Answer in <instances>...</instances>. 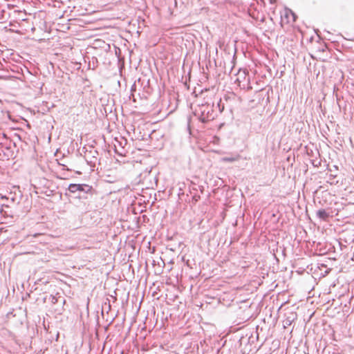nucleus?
<instances>
[{
  "label": "nucleus",
  "mask_w": 354,
  "mask_h": 354,
  "mask_svg": "<svg viewBox=\"0 0 354 354\" xmlns=\"http://www.w3.org/2000/svg\"><path fill=\"white\" fill-rule=\"evenodd\" d=\"M196 115H198L199 120L205 123L214 119L213 110L209 105L202 104L198 109L196 110Z\"/></svg>",
  "instance_id": "nucleus-1"
},
{
  "label": "nucleus",
  "mask_w": 354,
  "mask_h": 354,
  "mask_svg": "<svg viewBox=\"0 0 354 354\" xmlns=\"http://www.w3.org/2000/svg\"><path fill=\"white\" fill-rule=\"evenodd\" d=\"M241 156L239 154H235L230 156H225L221 158V162H233L235 161H238L240 159Z\"/></svg>",
  "instance_id": "nucleus-2"
},
{
  "label": "nucleus",
  "mask_w": 354,
  "mask_h": 354,
  "mask_svg": "<svg viewBox=\"0 0 354 354\" xmlns=\"http://www.w3.org/2000/svg\"><path fill=\"white\" fill-rule=\"evenodd\" d=\"M316 214L320 219L323 221H327L330 216L329 213L324 209H321L317 211Z\"/></svg>",
  "instance_id": "nucleus-3"
},
{
  "label": "nucleus",
  "mask_w": 354,
  "mask_h": 354,
  "mask_svg": "<svg viewBox=\"0 0 354 354\" xmlns=\"http://www.w3.org/2000/svg\"><path fill=\"white\" fill-rule=\"evenodd\" d=\"M68 190L72 192L75 193L77 191H82L83 190L82 185L80 184H71L68 187Z\"/></svg>",
  "instance_id": "nucleus-4"
},
{
  "label": "nucleus",
  "mask_w": 354,
  "mask_h": 354,
  "mask_svg": "<svg viewBox=\"0 0 354 354\" xmlns=\"http://www.w3.org/2000/svg\"><path fill=\"white\" fill-rule=\"evenodd\" d=\"M295 315L293 313H291L290 316H288L283 322V327L286 328L288 326H290L295 319Z\"/></svg>",
  "instance_id": "nucleus-5"
},
{
  "label": "nucleus",
  "mask_w": 354,
  "mask_h": 354,
  "mask_svg": "<svg viewBox=\"0 0 354 354\" xmlns=\"http://www.w3.org/2000/svg\"><path fill=\"white\" fill-rule=\"evenodd\" d=\"M57 301H58V299H57V298H56L55 297H53L52 302H53V304H55V303H57Z\"/></svg>",
  "instance_id": "nucleus-6"
},
{
  "label": "nucleus",
  "mask_w": 354,
  "mask_h": 354,
  "mask_svg": "<svg viewBox=\"0 0 354 354\" xmlns=\"http://www.w3.org/2000/svg\"><path fill=\"white\" fill-rule=\"evenodd\" d=\"M3 137L6 138V135L4 133H3Z\"/></svg>",
  "instance_id": "nucleus-7"
}]
</instances>
